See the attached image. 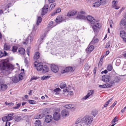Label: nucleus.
I'll list each match as a JSON object with an SVG mask.
<instances>
[{
	"label": "nucleus",
	"mask_w": 126,
	"mask_h": 126,
	"mask_svg": "<svg viewBox=\"0 0 126 126\" xmlns=\"http://www.w3.org/2000/svg\"><path fill=\"white\" fill-rule=\"evenodd\" d=\"M93 117L91 116L86 115L81 119V124L82 125L89 126L93 121Z\"/></svg>",
	"instance_id": "nucleus-1"
},
{
	"label": "nucleus",
	"mask_w": 126,
	"mask_h": 126,
	"mask_svg": "<svg viewBox=\"0 0 126 126\" xmlns=\"http://www.w3.org/2000/svg\"><path fill=\"white\" fill-rule=\"evenodd\" d=\"M1 68L4 70L10 72L14 69V66L11 64H8L5 62H3L1 65Z\"/></svg>",
	"instance_id": "nucleus-2"
},
{
	"label": "nucleus",
	"mask_w": 126,
	"mask_h": 126,
	"mask_svg": "<svg viewBox=\"0 0 126 126\" xmlns=\"http://www.w3.org/2000/svg\"><path fill=\"white\" fill-rule=\"evenodd\" d=\"M92 28L94 32H97L99 30L100 28L101 27L100 24L97 22H96L93 24Z\"/></svg>",
	"instance_id": "nucleus-3"
},
{
	"label": "nucleus",
	"mask_w": 126,
	"mask_h": 126,
	"mask_svg": "<svg viewBox=\"0 0 126 126\" xmlns=\"http://www.w3.org/2000/svg\"><path fill=\"white\" fill-rule=\"evenodd\" d=\"M120 78L118 75H117L112 79L111 81V87L115 83H117L120 80Z\"/></svg>",
	"instance_id": "nucleus-4"
},
{
	"label": "nucleus",
	"mask_w": 126,
	"mask_h": 126,
	"mask_svg": "<svg viewBox=\"0 0 126 126\" xmlns=\"http://www.w3.org/2000/svg\"><path fill=\"white\" fill-rule=\"evenodd\" d=\"M105 2V0H98V1L96 2L93 4V6L95 7H98L102 4H104Z\"/></svg>",
	"instance_id": "nucleus-5"
},
{
	"label": "nucleus",
	"mask_w": 126,
	"mask_h": 126,
	"mask_svg": "<svg viewBox=\"0 0 126 126\" xmlns=\"http://www.w3.org/2000/svg\"><path fill=\"white\" fill-rule=\"evenodd\" d=\"M121 27L124 30H126V19L125 18L122 19L120 23Z\"/></svg>",
	"instance_id": "nucleus-6"
},
{
	"label": "nucleus",
	"mask_w": 126,
	"mask_h": 126,
	"mask_svg": "<svg viewBox=\"0 0 126 126\" xmlns=\"http://www.w3.org/2000/svg\"><path fill=\"white\" fill-rule=\"evenodd\" d=\"M65 18L62 15H60L58 16L56 19V22H62L65 21Z\"/></svg>",
	"instance_id": "nucleus-7"
},
{
	"label": "nucleus",
	"mask_w": 126,
	"mask_h": 126,
	"mask_svg": "<svg viewBox=\"0 0 126 126\" xmlns=\"http://www.w3.org/2000/svg\"><path fill=\"white\" fill-rule=\"evenodd\" d=\"M34 64L37 70L41 71L43 69V65L40 63H38L36 61L34 62Z\"/></svg>",
	"instance_id": "nucleus-8"
},
{
	"label": "nucleus",
	"mask_w": 126,
	"mask_h": 126,
	"mask_svg": "<svg viewBox=\"0 0 126 126\" xmlns=\"http://www.w3.org/2000/svg\"><path fill=\"white\" fill-rule=\"evenodd\" d=\"M103 81L105 82H109L110 79V75H106L103 76L102 77Z\"/></svg>",
	"instance_id": "nucleus-9"
},
{
	"label": "nucleus",
	"mask_w": 126,
	"mask_h": 126,
	"mask_svg": "<svg viewBox=\"0 0 126 126\" xmlns=\"http://www.w3.org/2000/svg\"><path fill=\"white\" fill-rule=\"evenodd\" d=\"M118 75V74L116 73L115 71L113 69L112 65L111 64V78L112 79L114 77Z\"/></svg>",
	"instance_id": "nucleus-10"
},
{
	"label": "nucleus",
	"mask_w": 126,
	"mask_h": 126,
	"mask_svg": "<svg viewBox=\"0 0 126 126\" xmlns=\"http://www.w3.org/2000/svg\"><path fill=\"white\" fill-rule=\"evenodd\" d=\"M51 67L52 71L54 73L57 72L59 70L58 66L54 64L51 65Z\"/></svg>",
	"instance_id": "nucleus-11"
},
{
	"label": "nucleus",
	"mask_w": 126,
	"mask_h": 126,
	"mask_svg": "<svg viewBox=\"0 0 126 126\" xmlns=\"http://www.w3.org/2000/svg\"><path fill=\"white\" fill-rule=\"evenodd\" d=\"M61 115L60 113L56 112L54 113L53 115V118L54 120L57 121L60 118Z\"/></svg>",
	"instance_id": "nucleus-12"
},
{
	"label": "nucleus",
	"mask_w": 126,
	"mask_h": 126,
	"mask_svg": "<svg viewBox=\"0 0 126 126\" xmlns=\"http://www.w3.org/2000/svg\"><path fill=\"white\" fill-rule=\"evenodd\" d=\"M88 20L90 22V23L92 24H94L95 23V20L94 19V17L90 16H87L86 17Z\"/></svg>",
	"instance_id": "nucleus-13"
},
{
	"label": "nucleus",
	"mask_w": 126,
	"mask_h": 126,
	"mask_svg": "<svg viewBox=\"0 0 126 126\" xmlns=\"http://www.w3.org/2000/svg\"><path fill=\"white\" fill-rule=\"evenodd\" d=\"M77 13V11L76 10L70 11L67 13V16L69 17L73 16L76 15Z\"/></svg>",
	"instance_id": "nucleus-14"
},
{
	"label": "nucleus",
	"mask_w": 126,
	"mask_h": 126,
	"mask_svg": "<svg viewBox=\"0 0 126 126\" xmlns=\"http://www.w3.org/2000/svg\"><path fill=\"white\" fill-rule=\"evenodd\" d=\"M33 36L30 35L28 36L25 42H23V44H27L28 43V41L30 40V42H31L33 41Z\"/></svg>",
	"instance_id": "nucleus-15"
},
{
	"label": "nucleus",
	"mask_w": 126,
	"mask_h": 126,
	"mask_svg": "<svg viewBox=\"0 0 126 126\" xmlns=\"http://www.w3.org/2000/svg\"><path fill=\"white\" fill-rule=\"evenodd\" d=\"M52 119V117L50 115L46 116L45 118V121L47 123L50 122Z\"/></svg>",
	"instance_id": "nucleus-16"
},
{
	"label": "nucleus",
	"mask_w": 126,
	"mask_h": 126,
	"mask_svg": "<svg viewBox=\"0 0 126 126\" xmlns=\"http://www.w3.org/2000/svg\"><path fill=\"white\" fill-rule=\"evenodd\" d=\"M74 71L73 68L72 67H66L65 69L63 70L62 72L64 73L66 72H68L69 71Z\"/></svg>",
	"instance_id": "nucleus-17"
},
{
	"label": "nucleus",
	"mask_w": 126,
	"mask_h": 126,
	"mask_svg": "<svg viewBox=\"0 0 126 126\" xmlns=\"http://www.w3.org/2000/svg\"><path fill=\"white\" fill-rule=\"evenodd\" d=\"M94 48V46H93L91 45L89 47H88L86 49L87 53H90Z\"/></svg>",
	"instance_id": "nucleus-18"
},
{
	"label": "nucleus",
	"mask_w": 126,
	"mask_h": 126,
	"mask_svg": "<svg viewBox=\"0 0 126 126\" xmlns=\"http://www.w3.org/2000/svg\"><path fill=\"white\" fill-rule=\"evenodd\" d=\"M10 79L12 80L13 82L14 83H17L19 81L18 77L15 76L11 77L10 78Z\"/></svg>",
	"instance_id": "nucleus-19"
},
{
	"label": "nucleus",
	"mask_w": 126,
	"mask_h": 126,
	"mask_svg": "<svg viewBox=\"0 0 126 126\" xmlns=\"http://www.w3.org/2000/svg\"><path fill=\"white\" fill-rule=\"evenodd\" d=\"M61 114L63 116H66L69 114V112L66 110H64L62 111Z\"/></svg>",
	"instance_id": "nucleus-20"
},
{
	"label": "nucleus",
	"mask_w": 126,
	"mask_h": 126,
	"mask_svg": "<svg viewBox=\"0 0 126 126\" xmlns=\"http://www.w3.org/2000/svg\"><path fill=\"white\" fill-rule=\"evenodd\" d=\"M7 88V85L6 84H2L0 85V90L2 91H5Z\"/></svg>",
	"instance_id": "nucleus-21"
},
{
	"label": "nucleus",
	"mask_w": 126,
	"mask_h": 126,
	"mask_svg": "<svg viewBox=\"0 0 126 126\" xmlns=\"http://www.w3.org/2000/svg\"><path fill=\"white\" fill-rule=\"evenodd\" d=\"M76 18L78 19H84L86 18V17L84 16L79 14V13L78 16L76 17Z\"/></svg>",
	"instance_id": "nucleus-22"
},
{
	"label": "nucleus",
	"mask_w": 126,
	"mask_h": 126,
	"mask_svg": "<svg viewBox=\"0 0 126 126\" xmlns=\"http://www.w3.org/2000/svg\"><path fill=\"white\" fill-rule=\"evenodd\" d=\"M49 70V69L48 67L46 65H44L43 66L42 72L44 73H46Z\"/></svg>",
	"instance_id": "nucleus-23"
},
{
	"label": "nucleus",
	"mask_w": 126,
	"mask_h": 126,
	"mask_svg": "<svg viewBox=\"0 0 126 126\" xmlns=\"http://www.w3.org/2000/svg\"><path fill=\"white\" fill-rule=\"evenodd\" d=\"M10 45L7 44H5L4 46V49L6 50H9L10 48Z\"/></svg>",
	"instance_id": "nucleus-24"
},
{
	"label": "nucleus",
	"mask_w": 126,
	"mask_h": 126,
	"mask_svg": "<svg viewBox=\"0 0 126 126\" xmlns=\"http://www.w3.org/2000/svg\"><path fill=\"white\" fill-rule=\"evenodd\" d=\"M118 120V118L116 116L114 117V118L113 119L112 122L111 123L112 124L111 126H114L115 125L116 123L114 124L115 122H116Z\"/></svg>",
	"instance_id": "nucleus-25"
},
{
	"label": "nucleus",
	"mask_w": 126,
	"mask_h": 126,
	"mask_svg": "<svg viewBox=\"0 0 126 126\" xmlns=\"http://www.w3.org/2000/svg\"><path fill=\"white\" fill-rule=\"evenodd\" d=\"M121 31L120 32V35L122 38H125L126 37V33L124 31L125 30Z\"/></svg>",
	"instance_id": "nucleus-26"
},
{
	"label": "nucleus",
	"mask_w": 126,
	"mask_h": 126,
	"mask_svg": "<svg viewBox=\"0 0 126 126\" xmlns=\"http://www.w3.org/2000/svg\"><path fill=\"white\" fill-rule=\"evenodd\" d=\"M61 11V9L60 8H58L55 11H54L53 13L51 14V16H53L56 14L60 12Z\"/></svg>",
	"instance_id": "nucleus-27"
},
{
	"label": "nucleus",
	"mask_w": 126,
	"mask_h": 126,
	"mask_svg": "<svg viewBox=\"0 0 126 126\" xmlns=\"http://www.w3.org/2000/svg\"><path fill=\"white\" fill-rule=\"evenodd\" d=\"M25 52V49L23 48H20L18 49V52L20 54H24Z\"/></svg>",
	"instance_id": "nucleus-28"
},
{
	"label": "nucleus",
	"mask_w": 126,
	"mask_h": 126,
	"mask_svg": "<svg viewBox=\"0 0 126 126\" xmlns=\"http://www.w3.org/2000/svg\"><path fill=\"white\" fill-rule=\"evenodd\" d=\"M40 54L38 52H36L34 56V58L35 60H37L39 59L40 57Z\"/></svg>",
	"instance_id": "nucleus-29"
},
{
	"label": "nucleus",
	"mask_w": 126,
	"mask_h": 126,
	"mask_svg": "<svg viewBox=\"0 0 126 126\" xmlns=\"http://www.w3.org/2000/svg\"><path fill=\"white\" fill-rule=\"evenodd\" d=\"M48 113V112L46 111H44L43 112V113L42 114H39L38 116V118L41 119L43 117L45 116V114H46V113Z\"/></svg>",
	"instance_id": "nucleus-30"
},
{
	"label": "nucleus",
	"mask_w": 126,
	"mask_h": 126,
	"mask_svg": "<svg viewBox=\"0 0 126 126\" xmlns=\"http://www.w3.org/2000/svg\"><path fill=\"white\" fill-rule=\"evenodd\" d=\"M37 28H35L34 26H33L32 31L31 32V34L33 36L35 35V33L36 30L37 29Z\"/></svg>",
	"instance_id": "nucleus-31"
},
{
	"label": "nucleus",
	"mask_w": 126,
	"mask_h": 126,
	"mask_svg": "<svg viewBox=\"0 0 126 126\" xmlns=\"http://www.w3.org/2000/svg\"><path fill=\"white\" fill-rule=\"evenodd\" d=\"M22 120V119L21 118V117L20 116L16 117L15 118V121L17 122L20 121Z\"/></svg>",
	"instance_id": "nucleus-32"
},
{
	"label": "nucleus",
	"mask_w": 126,
	"mask_h": 126,
	"mask_svg": "<svg viewBox=\"0 0 126 126\" xmlns=\"http://www.w3.org/2000/svg\"><path fill=\"white\" fill-rule=\"evenodd\" d=\"M35 125L36 126H40L41 124V122L40 120H38L35 121Z\"/></svg>",
	"instance_id": "nucleus-33"
},
{
	"label": "nucleus",
	"mask_w": 126,
	"mask_h": 126,
	"mask_svg": "<svg viewBox=\"0 0 126 126\" xmlns=\"http://www.w3.org/2000/svg\"><path fill=\"white\" fill-rule=\"evenodd\" d=\"M64 107L67 109H70L73 107V106L71 104H68L65 105Z\"/></svg>",
	"instance_id": "nucleus-34"
},
{
	"label": "nucleus",
	"mask_w": 126,
	"mask_h": 126,
	"mask_svg": "<svg viewBox=\"0 0 126 126\" xmlns=\"http://www.w3.org/2000/svg\"><path fill=\"white\" fill-rule=\"evenodd\" d=\"M66 84L65 82L61 83L60 85V87L61 89H63L66 86Z\"/></svg>",
	"instance_id": "nucleus-35"
},
{
	"label": "nucleus",
	"mask_w": 126,
	"mask_h": 126,
	"mask_svg": "<svg viewBox=\"0 0 126 126\" xmlns=\"http://www.w3.org/2000/svg\"><path fill=\"white\" fill-rule=\"evenodd\" d=\"M50 77L48 76H44L41 78V79L42 80L47 79L50 78Z\"/></svg>",
	"instance_id": "nucleus-36"
},
{
	"label": "nucleus",
	"mask_w": 126,
	"mask_h": 126,
	"mask_svg": "<svg viewBox=\"0 0 126 126\" xmlns=\"http://www.w3.org/2000/svg\"><path fill=\"white\" fill-rule=\"evenodd\" d=\"M104 57V56H103V57L99 61L98 64V67H100L102 65V64L103 61V58Z\"/></svg>",
	"instance_id": "nucleus-37"
},
{
	"label": "nucleus",
	"mask_w": 126,
	"mask_h": 126,
	"mask_svg": "<svg viewBox=\"0 0 126 126\" xmlns=\"http://www.w3.org/2000/svg\"><path fill=\"white\" fill-rule=\"evenodd\" d=\"M110 102V99L109 100L106 102L105 104L103 106V107H102V109H103L104 108L106 107L109 104Z\"/></svg>",
	"instance_id": "nucleus-38"
},
{
	"label": "nucleus",
	"mask_w": 126,
	"mask_h": 126,
	"mask_svg": "<svg viewBox=\"0 0 126 126\" xmlns=\"http://www.w3.org/2000/svg\"><path fill=\"white\" fill-rule=\"evenodd\" d=\"M121 64V60L120 59L116 60L115 64L117 66H119Z\"/></svg>",
	"instance_id": "nucleus-39"
},
{
	"label": "nucleus",
	"mask_w": 126,
	"mask_h": 126,
	"mask_svg": "<svg viewBox=\"0 0 126 126\" xmlns=\"http://www.w3.org/2000/svg\"><path fill=\"white\" fill-rule=\"evenodd\" d=\"M98 41V39L96 38L95 39H93L91 42V43L92 44H94L97 43Z\"/></svg>",
	"instance_id": "nucleus-40"
},
{
	"label": "nucleus",
	"mask_w": 126,
	"mask_h": 126,
	"mask_svg": "<svg viewBox=\"0 0 126 126\" xmlns=\"http://www.w3.org/2000/svg\"><path fill=\"white\" fill-rule=\"evenodd\" d=\"M42 20V18L40 16H39L38 17V19L36 23L37 26L38 25L39 23H41Z\"/></svg>",
	"instance_id": "nucleus-41"
},
{
	"label": "nucleus",
	"mask_w": 126,
	"mask_h": 126,
	"mask_svg": "<svg viewBox=\"0 0 126 126\" xmlns=\"http://www.w3.org/2000/svg\"><path fill=\"white\" fill-rule=\"evenodd\" d=\"M91 95L89 93V92L85 96L83 97L82 98V100H85L87 99L90 96V95Z\"/></svg>",
	"instance_id": "nucleus-42"
},
{
	"label": "nucleus",
	"mask_w": 126,
	"mask_h": 126,
	"mask_svg": "<svg viewBox=\"0 0 126 126\" xmlns=\"http://www.w3.org/2000/svg\"><path fill=\"white\" fill-rule=\"evenodd\" d=\"M97 110H94L92 111V114L95 117L97 114Z\"/></svg>",
	"instance_id": "nucleus-43"
},
{
	"label": "nucleus",
	"mask_w": 126,
	"mask_h": 126,
	"mask_svg": "<svg viewBox=\"0 0 126 126\" xmlns=\"http://www.w3.org/2000/svg\"><path fill=\"white\" fill-rule=\"evenodd\" d=\"M56 4L55 3H52L50 5V6L49 8V10H51L52 9V8L55 7Z\"/></svg>",
	"instance_id": "nucleus-44"
},
{
	"label": "nucleus",
	"mask_w": 126,
	"mask_h": 126,
	"mask_svg": "<svg viewBox=\"0 0 126 126\" xmlns=\"http://www.w3.org/2000/svg\"><path fill=\"white\" fill-rule=\"evenodd\" d=\"M48 10L47 9H42L41 15H44L47 13Z\"/></svg>",
	"instance_id": "nucleus-45"
},
{
	"label": "nucleus",
	"mask_w": 126,
	"mask_h": 126,
	"mask_svg": "<svg viewBox=\"0 0 126 126\" xmlns=\"http://www.w3.org/2000/svg\"><path fill=\"white\" fill-rule=\"evenodd\" d=\"M18 47L16 46H13L12 47V51L13 52H15L16 51Z\"/></svg>",
	"instance_id": "nucleus-46"
},
{
	"label": "nucleus",
	"mask_w": 126,
	"mask_h": 126,
	"mask_svg": "<svg viewBox=\"0 0 126 126\" xmlns=\"http://www.w3.org/2000/svg\"><path fill=\"white\" fill-rule=\"evenodd\" d=\"M85 69L86 70H88L90 67V66L88 65L87 63H86L85 64Z\"/></svg>",
	"instance_id": "nucleus-47"
},
{
	"label": "nucleus",
	"mask_w": 126,
	"mask_h": 126,
	"mask_svg": "<svg viewBox=\"0 0 126 126\" xmlns=\"http://www.w3.org/2000/svg\"><path fill=\"white\" fill-rule=\"evenodd\" d=\"M21 103H19L18 104H16V106L15 107H13V109H18V108L20 107V105H21Z\"/></svg>",
	"instance_id": "nucleus-48"
},
{
	"label": "nucleus",
	"mask_w": 126,
	"mask_h": 126,
	"mask_svg": "<svg viewBox=\"0 0 126 126\" xmlns=\"http://www.w3.org/2000/svg\"><path fill=\"white\" fill-rule=\"evenodd\" d=\"M29 103L31 104H35L36 102L34 100H29Z\"/></svg>",
	"instance_id": "nucleus-49"
},
{
	"label": "nucleus",
	"mask_w": 126,
	"mask_h": 126,
	"mask_svg": "<svg viewBox=\"0 0 126 126\" xmlns=\"http://www.w3.org/2000/svg\"><path fill=\"white\" fill-rule=\"evenodd\" d=\"M6 116L7 117V120H8V121L12 120L13 119V117L11 116H10L9 115H8V116Z\"/></svg>",
	"instance_id": "nucleus-50"
},
{
	"label": "nucleus",
	"mask_w": 126,
	"mask_h": 126,
	"mask_svg": "<svg viewBox=\"0 0 126 126\" xmlns=\"http://www.w3.org/2000/svg\"><path fill=\"white\" fill-rule=\"evenodd\" d=\"M18 79H19V81L20 80H21L23 79V76L21 74H20L18 76Z\"/></svg>",
	"instance_id": "nucleus-51"
},
{
	"label": "nucleus",
	"mask_w": 126,
	"mask_h": 126,
	"mask_svg": "<svg viewBox=\"0 0 126 126\" xmlns=\"http://www.w3.org/2000/svg\"><path fill=\"white\" fill-rule=\"evenodd\" d=\"M2 120L3 122L6 121V122L7 121H8L7 116H6L3 117L2 118Z\"/></svg>",
	"instance_id": "nucleus-52"
},
{
	"label": "nucleus",
	"mask_w": 126,
	"mask_h": 126,
	"mask_svg": "<svg viewBox=\"0 0 126 126\" xmlns=\"http://www.w3.org/2000/svg\"><path fill=\"white\" fill-rule=\"evenodd\" d=\"M38 78V77H36L33 76L31 78L30 80L32 81L34 80H36Z\"/></svg>",
	"instance_id": "nucleus-53"
},
{
	"label": "nucleus",
	"mask_w": 126,
	"mask_h": 126,
	"mask_svg": "<svg viewBox=\"0 0 126 126\" xmlns=\"http://www.w3.org/2000/svg\"><path fill=\"white\" fill-rule=\"evenodd\" d=\"M48 5L47 4L45 5L44 7L42 8L43 9H46L48 10Z\"/></svg>",
	"instance_id": "nucleus-54"
},
{
	"label": "nucleus",
	"mask_w": 126,
	"mask_h": 126,
	"mask_svg": "<svg viewBox=\"0 0 126 126\" xmlns=\"http://www.w3.org/2000/svg\"><path fill=\"white\" fill-rule=\"evenodd\" d=\"M80 122L81 123V120H80V119H78L76 122V125L78 124H79V123Z\"/></svg>",
	"instance_id": "nucleus-55"
},
{
	"label": "nucleus",
	"mask_w": 126,
	"mask_h": 126,
	"mask_svg": "<svg viewBox=\"0 0 126 126\" xmlns=\"http://www.w3.org/2000/svg\"><path fill=\"white\" fill-rule=\"evenodd\" d=\"M112 4L113 5L112 6V7H115L116 5H117L116 4V1L115 0H113L112 1Z\"/></svg>",
	"instance_id": "nucleus-56"
},
{
	"label": "nucleus",
	"mask_w": 126,
	"mask_h": 126,
	"mask_svg": "<svg viewBox=\"0 0 126 126\" xmlns=\"http://www.w3.org/2000/svg\"><path fill=\"white\" fill-rule=\"evenodd\" d=\"M110 42H108V43H107L105 47V48H108L110 46Z\"/></svg>",
	"instance_id": "nucleus-57"
},
{
	"label": "nucleus",
	"mask_w": 126,
	"mask_h": 126,
	"mask_svg": "<svg viewBox=\"0 0 126 126\" xmlns=\"http://www.w3.org/2000/svg\"><path fill=\"white\" fill-rule=\"evenodd\" d=\"M99 87L101 88H106V86L105 85V84L103 85H99Z\"/></svg>",
	"instance_id": "nucleus-58"
},
{
	"label": "nucleus",
	"mask_w": 126,
	"mask_h": 126,
	"mask_svg": "<svg viewBox=\"0 0 126 126\" xmlns=\"http://www.w3.org/2000/svg\"><path fill=\"white\" fill-rule=\"evenodd\" d=\"M10 123L8 121H7L6 123L5 126H10Z\"/></svg>",
	"instance_id": "nucleus-59"
},
{
	"label": "nucleus",
	"mask_w": 126,
	"mask_h": 126,
	"mask_svg": "<svg viewBox=\"0 0 126 126\" xmlns=\"http://www.w3.org/2000/svg\"><path fill=\"white\" fill-rule=\"evenodd\" d=\"M53 21L50 22L49 23L48 25V27H50L53 24Z\"/></svg>",
	"instance_id": "nucleus-60"
},
{
	"label": "nucleus",
	"mask_w": 126,
	"mask_h": 126,
	"mask_svg": "<svg viewBox=\"0 0 126 126\" xmlns=\"http://www.w3.org/2000/svg\"><path fill=\"white\" fill-rule=\"evenodd\" d=\"M4 56L3 53L1 51H0V58H1Z\"/></svg>",
	"instance_id": "nucleus-61"
},
{
	"label": "nucleus",
	"mask_w": 126,
	"mask_h": 126,
	"mask_svg": "<svg viewBox=\"0 0 126 126\" xmlns=\"http://www.w3.org/2000/svg\"><path fill=\"white\" fill-rule=\"evenodd\" d=\"M108 72V71L107 70H105L103 71H102L101 73V74H102L103 73L105 74H106Z\"/></svg>",
	"instance_id": "nucleus-62"
},
{
	"label": "nucleus",
	"mask_w": 126,
	"mask_h": 126,
	"mask_svg": "<svg viewBox=\"0 0 126 126\" xmlns=\"http://www.w3.org/2000/svg\"><path fill=\"white\" fill-rule=\"evenodd\" d=\"M116 103L117 101H115L111 105V108H112L114 107L115 105L116 104Z\"/></svg>",
	"instance_id": "nucleus-63"
},
{
	"label": "nucleus",
	"mask_w": 126,
	"mask_h": 126,
	"mask_svg": "<svg viewBox=\"0 0 126 126\" xmlns=\"http://www.w3.org/2000/svg\"><path fill=\"white\" fill-rule=\"evenodd\" d=\"M12 5V4L11 3H9L6 6V7L7 8H9L10 6Z\"/></svg>",
	"instance_id": "nucleus-64"
}]
</instances>
